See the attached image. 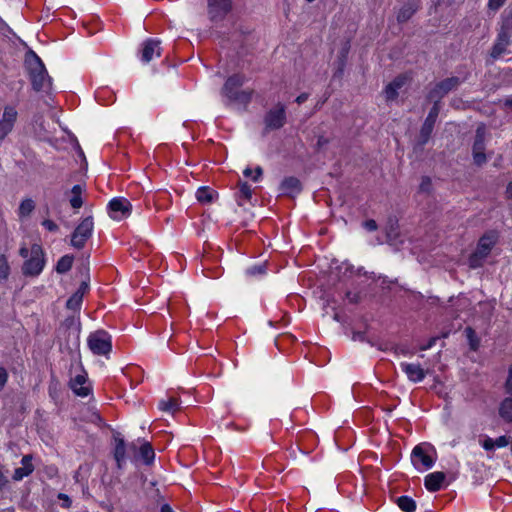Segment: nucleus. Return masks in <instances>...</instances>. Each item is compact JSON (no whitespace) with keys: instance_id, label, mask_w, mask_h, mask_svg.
Returning a JSON list of instances; mask_svg holds the SVG:
<instances>
[{"instance_id":"obj_1","label":"nucleus","mask_w":512,"mask_h":512,"mask_svg":"<svg viewBox=\"0 0 512 512\" xmlns=\"http://www.w3.org/2000/svg\"><path fill=\"white\" fill-rule=\"evenodd\" d=\"M24 65L33 90L49 94L52 90V78L49 76L41 58L33 50L26 52Z\"/></svg>"},{"instance_id":"obj_2","label":"nucleus","mask_w":512,"mask_h":512,"mask_svg":"<svg viewBox=\"0 0 512 512\" xmlns=\"http://www.w3.org/2000/svg\"><path fill=\"white\" fill-rule=\"evenodd\" d=\"M246 77L243 74L236 73L228 77L222 88V95L229 102L248 104L252 99V91L239 90L245 83Z\"/></svg>"},{"instance_id":"obj_3","label":"nucleus","mask_w":512,"mask_h":512,"mask_svg":"<svg viewBox=\"0 0 512 512\" xmlns=\"http://www.w3.org/2000/svg\"><path fill=\"white\" fill-rule=\"evenodd\" d=\"M498 240V235L494 231L485 233L478 241L476 250L468 259L469 267L476 269L483 265L485 259L490 254L492 248Z\"/></svg>"},{"instance_id":"obj_4","label":"nucleus","mask_w":512,"mask_h":512,"mask_svg":"<svg viewBox=\"0 0 512 512\" xmlns=\"http://www.w3.org/2000/svg\"><path fill=\"white\" fill-rule=\"evenodd\" d=\"M87 345L94 355L108 358L112 351V337L105 330H96L89 334Z\"/></svg>"},{"instance_id":"obj_5","label":"nucleus","mask_w":512,"mask_h":512,"mask_svg":"<svg viewBox=\"0 0 512 512\" xmlns=\"http://www.w3.org/2000/svg\"><path fill=\"white\" fill-rule=\"evenodd\" d=\"M45 266V254L39 244L31 246V255L25 260L22 266V273L25 276H38Z\"/></svg>"},{"instance_id":"obj_6","label":"nucleus","mask_w":512,"mask_h":512,"mask_svg":"<svg viewBox=\"0 0 512 512\" xmlns=\"http://www.w3.org/2000/svg\"><path fill=\"white\" fill-rule=\"evenodd\" d=\"M94 230L92 216H87L76 226L71 234L70 245L75 249H83L88 239L91 238Z\"/></svg>"},{"instance_id":"obj_7","label":"nucleus","mask_w":512,"mask_h":512,"mask_svg":"<svg viewBox=\"0 0 512 512\" xmlns=\"http://www.w3.org/2000/svg\"><path fill=\"white\" fill-rule=\"evenodd\" d=\"M233 10V0H207V14L214 23L223 21Z\"/></svg>"},{"instance_id":"obj_8","label":"nucleus","mask_w":512,"mask_h":512,"mask_svg":"<svg viewBox=\"0 0 512 512\" xmlns=\"http://www.w3.org/2000/svg\"><path fill=\"white\" fill-rule=\"evenodd\" d=\"M18 112L14 106L6 105L0 113V141H3L14 129Z\"/></svg>"},{"instance_id":"obj_9","label":"nucleus","mask_w":512,"mask_h":512,"mask_svg":"<svg viewBox=\"0 0 512 512\" xmlns=\"http://www.w3.org/2000/svg\"><path fill=\"white\" fill-rule=\"evenodd\" d=\"M79 368L81 372L70 378L69 388L75 395L84 398L92 393V387L89 383L87 372L81 365Z\"/></svg>"},{"instance_id":"obj_10","label":"nucleus","mask_w":512,"mask_h":512,"mask_svg":"<svg viewBox=\"0 0 512 512\" xmlns=\"http://www.w3.org/2000/svg\"><path fill=\"white\" fill-rule=\"evenodd\" d=\"M264 123L266 130H278L286 123V109L281 103H278L275 108L270 109L265 117Z\"/></svg>"},{"instance_id":"obj_11","label":"nucleus","mask_w":512,"mask_h":512,"mask_svg":"<svg viewBox=\"0 0 512 512\" xmlns=\"http://www.w3.org/2000/svg\"><path fill=\"white\" fill-rule=\"evenodd\" d=\"M472 155L474 164L477 166H482L487 161L485 155V127L483 125L478 126L476 129Z\"/></svg>"},{"instance_id":"obj_12","label":"nucleus","mask_w":512,"mask_h":512,"mask_svg":"<svg viewBox=\"0 0 512 512\" xmlns=\"http://www.w3.org/2000/svg\"><path fill=\"white\" fill-rule=\"evenodd\" d=\"M110 215L115 220H122L131 214L132 205L124 197H116L110 200L108 204Z\"/></svg>"},{"instance_id":"obj_13","label":"nucleus","mask_w":512,"mask_h":512,"mask_svg":"<svg viewBox=\"0 0 512 512\" xmlns=\"http://www.w3.org/2000/svg\"><path fill=\"white\" fill-rule=\"evenodd\" d=\"M440 113V105H433L430 109L422 127L420 130V136H419V144L425 145L434 129V125L436 123V120L438 118V115Z\"/></svg>"},{"instance_id":"obj_14","label":"nucleus","mask_w":512,"mask_h":512,"mask_svg":"<svg viewBox=\"0 0 512 512\" xmlns=\"http://www.w3.org/2000/svg\"><path fill=\"white\" fill-rule=\"evenodd\" d=\"M161 41L154 38H148L142 43V48L140 50V60L147 64L154 57H159L161 55Z\"/></svg>"},{"instance_id":"obj_15","label":"nucleus","mask_w":512,"mask_h":512,"mask_svg":"<svg viewBox=\"0 0 512 512\" xmlns=\"http://www.w3.org/2000/svg\"><path fill=\"white\" fill-rule=\"evenodd\" d=\"M411 462L417 470L430 469L434 465V460L419 445L415 446L411 453Z\"/></svg>"},{"instance_id":"obj_16","label":"nucleus","mask_w":512,"mask_h":512,"mask_svg":"<svg viewBox=\"0 0 512 512\" xmlns=\"http://www.w3.org/2000/svg\"><path fill=\"white\" fill-rule=\"evenodd\" d=\"M115 447L113 449V457L116 461V465L118 469H122L126 462V450L127 448L135 451L136 445L134 443H130L128 446L126 445L124 439L119 436L114 437Z\"/></svg>"},{"instance_id":"obj_17","label":"nucleus","mask_w":512,"mask_h":512,"mask_svg":"<svg viewBox=\"0 0 512 512\" xmlns=\"http://www.w3.org/2000/svg\"><path fill=\"white\" fill-rule=\"evenodd\" d=\"M401 370L406 374L409 381L419 383L426 377V371L419 363H400Z\"/></svg>"},{"instance_id":"obj_18","label":"nucleus","mask_w":512,"mask_h":512,"mask_svg":"<svg viewBox=\"0 0 512 512\" xmlns=\"http://www.w3.org/2000/svg\"><path fill=\"white\" fill-rule=\"evenodd\" d=\"M512 36L505 33L497 32L496 39L490 51V57L493 60L499 59L507 50V47L511 44Z\"/></svg>"},{"instance_id":"obj_19","label":"nucleus","mask_w":512,"mask_h":512,"mask_svg":"<svg viewBox=\"0 0 512 512\" xmlns=\"http://www.w3.org/2000/svg\"><path fill=\"white\" fill-rule=\"evenodd\" d=\"M445 480L446 474L436 471L425 476L424 485L429 492H437L446 486Z\"/></svg>"},{"instance_id":"obj_20","label":"nucleus","mask_w":512,"mask_h":512,"mask_svg":"<svg viewBox=\"0 0 512 512\" xmlns=\"http://www.w3.org/2000/svg\"><path fill=\"white\" fill-rule=\"evenodd\" d=\"M22 467L16 468L13 473L14 481H21L24 477L29 476L34 471V466L32 464V456L25 455L21 459Z\"/></svg>"},{"instance_id":"obj_21","label":"nucleus","mask_w":512,"mask_h":512,"mask_svg":"<svg viewBox=\"0 0 512 512\" xmlns=\"http://www.w3.org/2000/svg\"><path fill=\"white\" fill-rule=\"evenodd\" d=\"M301 189V183L296 177H286L280 184V191L285 195L297 194Z\"/></svg>"},{"instance_id":"obj_22","label":"nucleus","mask_w":512,"mask_h":512,"mask_svg":"<svg viewBox=\"0 0 512 512\" xmlns=\"http://www.w3.org/2000/svg\"><path fill=\"white\" fill-rule=\"evenodd\" d=\"M499 25L497 32L512 36V7H508L502 12Z\"/></svg>"},{"instance_id":"obj_23","label":"nucleus","mask_w":512,"mask_h":512,"mask_svg":"<svg viewBox=\"0 0 512 512\" xmlns=\"http://www.w3.org/2000/svg\"><path fill=\"white\" fill-rule=\"evenodd\" d=\"M466 78H459L456 76L446 78L437 83L442 94L447 95L450 91L456 89Z\"/></svg>"},{"instance_id":"obj_24","label":"nucleus","mask_w":512,"mask_h":512,"mask_svg":"<svg viewBox=\"0 0 512 512\" xmlns=\"http://www.w3.org/2000/svg\"><path fill=\"white\" fill-rule=\"evenodd\" d=\"M139 456L143 463L151 465L155 459V452L149 442H144L139 448Z\"/></svg>"},{"instance_id":"obj_25","label":"nucleus","mask_w":512,"mask_h":512,"mask_svg":"<svg viewBox=\"0 0 512 512\" xmlns=\"http://www.w3.org/2000/svg\"><path fill=\"white\" fill-rule=\"evenodd\" d=\"M239 191L237 195L238 204L241 206L243 205L242 200L249 202L252 198L253 189L251 185L245 181H240L239 184Z\"/></svg>"},{"instance_id":"obj_26","label":"nucleus","mask_w":512,"mask_h":512,"mask_svg":"<svg viewBox=\"0 0 512 512\" xmlns=\"http://www.w3.org/2000/svg\"><path fill=\"white\" fill-rule=\"evenodd\" d=\"M500 417L508 422L512 423V396L506 397L500 404L499 407Z\"/></svg>"},{"instance_id":"obj_27","label":"nucleus","mask_w":512,"mask_h":512,"mask_svg":"<svg viewBox=\"0 0 512 512\" xmlns=\"http://www.w3.org/2000/svg\"><path fill=\"white\" fill-rule=\"evenodd\" d=\"M215 191L207 186L199 187L196 191V199L202 204H209L213 201Z\"/></svg>"},{"instance_id":"obj_28","label":"nucleus","mask_w":512,"mask_h":512,"mask_svg":"<svg viewBox=\"0 0 512 512\" xmlns=\"http://www.w3.org/2000/svg\"><path fill=\"white\" fill-rule=\"evenodd\" d=\"M83 191H84V187L80 184H76L72 187V189H71L72 196L69 199V202H70V205L72 206V208L79 209L82 207V205H83L82 192Z\"/></svg>"},{"instance_id":"obj_29","label":"nucleus","mask_w":512,"mask_h":512,"mask_svg":"<svg viewBox=\"0 0 512 512\" xmlns=\"http://www.w3.org/2000/svg\"><path fill=\"white\" fill-rule=\"evenodd\" d=\"M158 408L167 413H175L179 410V401L174 397H168L159 401Z\"/></svg>"},{"instance_id":"obj_30","label":"nucleus","mask_w":512,"mask_h":512,"mask_svg":"<svg viewBox=\"0 0 512 512\" xmlns=\"http://www.w3.org/2000/svg\"><path fill=\"white\" fill-rule=\"evenodd\" d=\"M395 502L403 512H414L416 510V502L410 496H400Z\"/></svg>"},{"instance_id":"obj_31","label":"nucleus","mask_w":512,"mask_h":512,"mask_svg":"<svg viewBox=\"0 0 512 512\" xmlns=\"http://www.w3.org/2000/svg\"><path fill=\"white\" fill-rule=\"evenodd\" d=\"M417 7L411 3L405 4L397 14V21L399 23L407 22L416 12Z\"/></svg>"},{"instance_id":"obj_32","label":"nucleus","mask_w":512,"mask_h":512,"mask_svg":"<svg viewBox=\"0 0 512 512\" xmlns=\"http://www.w3.org/2000/svg\"><path fill=\"white\" fill-rule=\"evenodd\" d=\"M73 261H74V257L72 255L67 254V255L62 256L57 261L56 271L59 274L67 273L72 268Z\"/></svg>"},{"instance_id":"obj_33","label":"nucleus","mask_w":512,"mask_h":512,"mask_svg":"<svg viewBox=\"0 0 512 512\" xmlns=\"http://www.w3.org/2000/svg\"><path fill=\"white\" fill-rule=\"evenodd\" d=\"M34 209H35V202L30 198L24 199V200H22V202L19 205L18 215L21 218L27 217L32 213V211Z\"/></svg>"},{"instance_id":"obj_34","label":"nucleus","mask_w":512,"mask_h":512,"mask_svg":"<svg viewBox=\"0 0 512 512\" xmlns=\"http://www.w3.org/2000/svg\"><path fill=\"white\" fill-rule=\"evenodd\" d=\"M83 296L81 292H74L66 302V307L70 310L77 311L81 308Z\"/></svg>"},{"instance_id":"obj_35","label":"nucleus","mask_w":512,"mask_h":512,"mask_svg":"<svg viewBox=\"0 0 512 512\" xmlns=\"http://www.w3.org/2000/svg\"><path fill=\"white\" fill-rule=\"evenodd\" d=\"M243 175L245 177H251L254 182H259L263 175V169L260 166H257L253 171L251 168L247 167L244 169Z\"/></svg>"},{"instance_id":"obj_36","label":"nucleus","mask_w":512,"mask_h":512,"mask_svg":"<svg viewBox=\"0 0 512 512\" xmlns=\"http://www.w3.org/2000/svg\"><path fill=\"white\" fill-rule=\"evenodd\" d=\"M465 334L469 341L470 348L472 350H477L479 346V339L476 337L475 331L471 327H467L465 329Z\"/></svg>"},{"instance_id":"obj_37","label":"nucleus","mask_w":512,"mask_h":512,"mask_svg":"<svg viewBox=\"0 0 512 512\" xmlns=\"http://www.w3.org/2000/svg\"><path fill=\"white\" fill-rule=\"evenodd\" d=\"M445 95L441 93L439 87L437 86V84L434 86V88H432L428 95H427V98L429 101H433L434 104L433 105H440V100L444 97Z\"/></svg>"},{"instance_id":"obj_38","label":"nucleus","mask_w":512,"mask_h":512,"mask_svg":"<svg viewBox=\"0 0 512 512\" xmlns=\"http://www.w3.org/2000/svg\"><path fill=\"white\" fill-rule=\"evenodd\" d=\"M10 274V266L7 258L4 255H0V279L6 280Z\"/></svg>"},{"instance_id":"obj_39","label":"nucleus","mask_w":512,"mask_h":512,"mask_svg":"<svg viewBox=\"0 0 512 512\" xmlns=\"http://www.w3.org/2000/svg\"><path fill=\"white\" fill-rule=\"evenodd\" d=\"M266 272V267L264 265H254L246 270V274L250 276L263 275Z\"/></svg>"},{"instance_id":"obj_40","label":"nucleus","mask_w":512,"mask_h":512,"mask_svg":"<svg viewBox=\"0 0 512 512\" xmlns=\"http://www.w3.org/2000/svg\"><path fill=\"white\" fill-rule=\"evenodd\" d=\"M384 93L387 100H394L398 96V90H396L391 84H388L385 87Z\"/></svg>"},{"instance_id":"obj_41","label":"nucleus","mask_w":512,"mask_h":512,"mask_svg":"<svg viewBox=\"0 0 512 512\" xmlns=\"http://www.w3.org/2000/svg\"><path fill=\"white\" fill-rule=\"evenodd\" d=\"M41 225L49 232H57L59 230V226L50 219H44Z\"/></svg>"},{"instance_id":"obj_42","label":"nucleus","mask_w":512,"mask_h":512,"mask_svg":"<svg viewBox=\"0 0 512 512\" xmlns=\"http://www.w3.org/2000/svg\"><path fill=\"white\" fill-rule=\"evenodd\" d=\"M345 297L348 300V302L351 304H357L361 300V296H360L359 292L347 291L345 294Z\"/></svg>"},{"instance_id":"obj_43","label":"nucleus","mask_w":512,"mask_h":512,"mask_svg":"<svg viewBox=\"0 0 512 512\" xmlns=\"http://www.w3.org/2000/svg\"><path fill=\"white\" fill-rule=\"evenodd\" d=\"M509 437L502 435L494 439L495 448H503L509 444Z\"/></svg>"},{"instance_id":"obj_44","label":"nucleus","mask_w":512,"mask_h":512,"mask_svg":"<svg viewBox=\"0 0 512 512\" xmlns=\"http://www.w3.org/2000/svg\"><path fill=\"white\" fill-rule=\"evenodd\" d=\"M481 446L485 451H493L495 449L494 439L486 437L482 442Z\"/></svg>"},{"instance_id":"obj_45","label":"nucleus","mask_w":512,"mask_h":512,"mask_svg":"<svg viewBox=\"0 0 512 512\" xmlns=\"http://www.w3.org/2000/svg\"><path fill=\"white\" fill-rule=\"evenodd\" d=\"M505 2L506 0H488V7L493 11H497L504 5Z\"/></svg>"},{"instance_id":"obj_46","label":"nucleus","mask_w":512,"mask_h":512,"mask_svg":"<svg viewBox=\"0 0 512 512\" xmlns=\"http://www.w3.org/2000/svg\"><path fill=\"white\" fill-rule=\"evenodd\" d=\"M506 393L512 396V365L509 367L508 377L505 383Z\"/></svg>"},{"instance_id":"obj_47","label":"nucleus","mask_w":512,"mask_h":512,"mask_svg":"<svg viewBox=\"0 0 512 512\" xmlns=\"http://www.w3.org/2000/svg\"><path fill=\"white\" fill-rule=\"evenodd\" d=\"M431 188V179L429 177H423L420 183V190L422 192H429Z\"/></svg>"},{"instance_id":"obj_48","label":"nucleus","mask_w":512,"mask_h":512,"mask_svg":"<svg viewBox=\"0 0 512 512\" xmlns=\"http://www.w3.org/2000/svg\"><path fill=\"white\" fill-rule=\"evenodd\" d=\"M363 227H364L367 231H369V232H373V231L377 230L378 225H377V223H376V221H375V220H373V219H369V220H366V221H364V222H363Z\"/></svg>"},{"instance_id":"obj_49","label":"nucleus","mask_w":512,"mask_h":512,"mask_svg":"<svg viewBox=\"0 0 512 512\" xmlns=\"http://www.w3.org/2000/svg\"><path fill=\"white\" fill-rule=\"evenodd\" d=\"M58 498L63 501L62 507L64 508H70L72 505V500L70 497L64 493H59Z\"/></svg>"},{"instance_id":"obj_50","label":"nucleus","mask_w":512,"mask_h":512,"mask_svg":"<svg viewBox=\"0 0 512 512\" xmlns=\"http://www.w3.org/2000/svg\"><path fill=\"white\" fill-rule=\"evenodd\" d=\"M8 379V373L5 368L0 367V391L4 388Z\"/></svg>"},{"instance_id":"obj_51","label":"nucleus","mask_w":512,"mask_h":512,"mask_svg":"<svg viewBox=\"0 0 512 512\" xmlns=\"http://www.w3.org/2000/svg\"><path fill=\"white\" fill-rule=\"evenodd\" d=\"M389 84H391L396 90H399L404 84V79L401 77H397Z\"/></svg>"},{"instance_id":"obj_52","label":"nucleus","mask_w":512,"mask_h":512,"mask_svg":"<svg viewBox=\"0 0 512 512\" xmlns=\"http://www.w3.org/2000/svg\"><path fill=\"white\" fill-rule=\"evenodd\" d=\"M19 255L22 258L28 259L31 255V249L29 250L25 245L21 246L19 249Z\"/></svg>"},{"instance_id":"obj_53","label":"nucleus","mask_w":512,"mask_h":512,"mask_svg":"<svg viewBox=\"0 0 512 512\" xmlns=\"http://www.w3.org/2000/svg\"><path fill=\"white\" fill-rule=\"evenodd\" d=\"M88 289H89L88 283L82 282L76 292H81V296H84V294L88 291Z\"/></svg>"},{"instance_id":"obj_54","label":"nucleus","mask_w":512,"mask_h":512,"mask_svg":"<svg viewBox=\"0 0 512 512\" xmlns=\"http://www.w3.org/2000/svg\"><path fill=\"white\" fill-rule=\"evenodd\" d=\"M308 97H309V95L307 93H301L300 95L297 96L295 101L298 104H302V103H304L308 99Z\"/></svg>"},{"instance_id":"obj_55","label":"nucleus","mask_w":512,"mask_h":512,"mask_svg":"<svg viewBox=\"0 0 512 512\" xmlns=\"http://www.w3.org/2000/svg\"><path fill=\"white\" fill-rule=\"evenodd\" d=\"M390 222H392V220H390ZM397 224V221H395L394 223H391L390 225V228L389 230L387 231V236L390 238L392 236H395L396 235V231H395V228L394 226Z\"/></svg>"},{"instance_id":"obj_56","label":"nucleus","mask_w":512,"mask_h":512,"mask_svg":"<svg viewBox=\"0 0 512 512\" xmlns=\"http://www.w3.org/2000/svg\"><path fill=\"white\" fill-rule=\"evenodd\" d=\"M436 340H437L436 338H431V339L428 341V343H427L426 345H424V346H421V348H420V349H421V350H427V349H430L431 347H433V346H434V344H435Z\"/></svg>"},{"instance_id":"obj_57","label":"nucleus","mask_w":512,"mask_h":512,"mask_svg":"<svg viewBox=\"0 0 512 512\" xmlns=\"http://www.w3.org/2000/svg\"><path fill=\"white\" fill-rule=\"evenodd\" d=\"M7 483H8L7 478L4 476V474L0 470V490H2L6 486Z\"/></svg>"},{"instance_id":"obj_58","label":"nucleus","mask_w":512,"mask_h":512,"mask_svg":"<svg viewBox=\"0 0 512 512\" xmlns=\"http://www.w3.org/2000/svg\"><path fill=\"white\" fill-rule=\"evenodd\" d=\"M506 194L509 199H512V181L507 186Z\"/></svg>"},{"instance_id":"obj_59","label":"nucleus","mask_w":512,"mask_h":512,"mask_svg":"<svg viewBox=\"0 0 512 512\" xmlns=\"http://www.w3.org/2000/svg\"><path fill=\"white\" fill-rule=\"evenodd\" d=\"M160 512H173V510L168 504H164L161 506Z\"/></svg>"},{"instance_id":"obj_60","label":"nucleus","mask_w":512,"mask_h":512,"mask_svg":"<svg viewBox=\"0 0 512 512\" xmlns=\"http://www.w3.org/2000/svg\"><path fill=\"white\" fill-rule=\"evenodd\" d=\"M505 105L512 109V98L505 101Z\"/></svg>"},{"instance_id":"obj_61","label":"nucleus","mask_w":512,"mask_h":512,"mask_svg":"<svg viewBox=\"0 0 512 512\" xmlns=\"http://www.w3.org/2000/svg\"><path fill=\"white\" fill-rule=\"evenodd\" d=\"M333 319H334L335 321H337V322H340V321H341L340 316H339V314H338V313H335V314H334Z\"/></svg>"},{"instance_id":"obj_62","label":"nucleus","mask_w":512,"mask_h":512,"mask_svg":"<svg viewBox=\"0 0 512 512\" xmlns=\"http://www.w3.org/2000/svg\"><path fill=\"white\" fill-rule=\"evenodd\" d=\"M150 484H151L152 486H155V485H156V482L152 481Z\"/></svg>"}]
</instances>
